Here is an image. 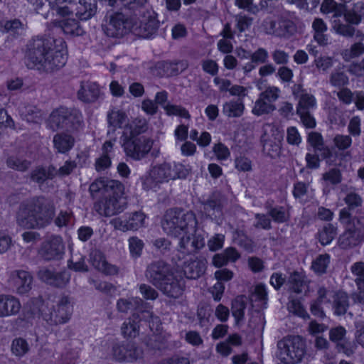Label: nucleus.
<instances>
[{
  "mask_svg": "<svg viewBox=\"0 0 364 364\" xmlns=\"http://www.w3.org/2000/svg\"><path fill=\"white\" fill-rule=\"evenodd\" d=\"M63 39L36 38L31 43L27 53V66L47 73L63 68L67 61Z\"/></svg>",
  "mask_w": 364,
  "mask_h": 364,
  "instance_id": "1",
  "label": "nucleus"
},
{
  "mask_svg": "<svg viewBox=\"0 0 364 364\" xmlns=\"http://www.w3.org/2000/svg\"><path fill=\"white\" fill-rule=\"evenodd\" d=\"M198 224L196 215L192 211H188L181 217L176 215L170 220H166V225L169 228L168 234L180 238L179 246L181 250L179 252L191 253L204 247V237L200 233H197Z\"/></svg>",
  "mask_w": 364,
  "mask_h": 364,
  "instance_id": "2",
  "label": "nucleus"
},
{
  "mask_svg": "<svg viewBox=\"0 0 364 364\" xmlns=\"http://www.w3.org/2000/svg\"><path fill=\"white\" fill-rule=\"evenodd\" d=\"M54 215L55 207L50 200L35 197L20 205L16 222L26 229H41L50 224Z\"/></svg>",
  "mask_w": 364,
  "mask_h": 364,
  "instance_id": "3",
  "label": "nucleus"
},
{
  "mask_svg": "<svg viewBox=\"0 0 364 364\" xmlns=\"http://www.w3.org/2000/svg\"><path fill=\"white\" fill-rule=\"evenodd\" d=\"M147 274L151 284L168 297L178 299L183 295L186 287L183 277L165 262H152L147 267Z\"/></svg>",
  "mask_w": 364,
  "mask_h": 364,
  "instance_id": "4",
  "label": "nucleus"
},
{
  "mask_svg": "<svg viewBox=\"0 0 364 364\" xmlns=\"http://www.w3.org/2000/svg\"><path fill=\"white\" fill-rule=\"evenodd\" d=\"M52 10L61 16L75 14L81 20L90 18L96 12L95 0H80L78 3L73 0H48Z\"/></svg>",
  "mask_w": 364,
  "mask_h": 364,
  "instance_id": "5",
  "label": "nucleus"
},
{
  "mask_svg": "<svg viewBox=\"0 0 364 364\" xmlns=\"http://www.w3.org/2000/svg\"><path fill=\"white\" fill-rule=\"evenodd\" d=\"M262 26L266 34L284 39L290 38L297 31L295 21L287 15L268 16L263 20Z\"/></svg>",
  "mask_w": 364,
  "mask_h": 364,
  "instance_id": "6",
  "label": "nucleus"
},
{
  "mask_svg": "<svg viewBox=\"0 0 364 364\" xmlns=\"http://www.w3.org/2000/svg\"><path fill=\"white\" fill-rule=\"evenodd\" d=\"M43 319L49 325H60L67 323L72 315L73 306L68 296L58 298L54 304L41 309Z\"/></svg>",
  "mask_w": 364,
  "mask_h": 364,
  "instance_id": "7",
  "label": "nucleus"
},
{
  "mask_svg": "<svg viewBox=\"0 0 364 364\" xmlns=\"http://www.w3.org/2000/svg\"><path fill=\"white\" fill-rule=\"evenodd\" d=\"M172 260L188 279L200 278L206 269L205 261L191 253L178 252Z\"/></svg>",
  "mask_w": 364,
  "mask_h": 364,
  "instance_id": "8",
  "label": "nucleus"
},
{
  "mask_svg": "<svg viewBox=\"0 0 364 364\" xmlns=\"http://www.w3.org/2000/svg\"><path fill=\"white\" fill-rule=\"evenodd\" d=\"M364 242V223L357 219L351 226L346 227L338 239V245L342 250H349Z\"/></svg>",
  "mask_w": 364,
  "mask_h": 364,
  "instance_id": "9",
  "label": "nucleus"
},
{
  "mask_svg": "<svg viewBox=\"0 0 364 364\" xmlns=\"http://www.w3.org/2000/svg\"><path fill=\"white\" fill-rule=\"evenodd\" d=\"M123 190L119 193H110L109 196L99 200L94 205L95 210L102 216L111 217L123 211L124 198Z\"/></svg>",
  "mask_w": 364,
  "mask_h": 364,
  "instance_id": "10",
  "label": "nucleus"
},
{
  "mask_svg": "<svg viewBox=\"0 0 364 364\" xmlns=\"http://www.w3.org/2000/svg\"><path fill=\"white\" fill-rule=\"evenodd\" d=\"M171 169L172 165L168 162L153 166L150 169L149 176L143 181L144 189L156 191L161 183L171 181Z\"/></svg>",
  "mask_w": 364,
  "mask_h": 364,
  "instance_id": "11",
  "label": "nucleus"
},
{
  "mask_svg": "<svg viewBox=\"0 0 364 364\" xmlns=\"http://www.w3.org/2000/svg\"><path fill=\"white\" fill-rule=\"evenodd\" d=\"M132 26L131 19L121 13H116L110 16L105 28V33L110 37H122L130 32Z\"/></svg>",
  "mask_w": 364,
  "mask_h": 364,
  "instance_id": "12",
  "label": "nucleus"
},
{
  "mask_svg": "<svg viewBox=\"0 0 364 364\" xmlns=\"http://www.w3.org/2000/svg\"><path fill=\"white\" fill-rule=\"evenodd\" d=\"M63 239L58 235H51L42 243L38 250L39 255L45 260L60 259L64 253Z\"/></svg>",
  "mask_w": 364,
  "mask_h": 364,
  "instance_id": "13",
  "label": "nucleus"
},
{
  "mask_svg": "<svg viewBox=\"0 0 364 364\" xmlns=\"http://www.w3.org/2000/svg\"><path fill=\"white\" fill-rule=\"evenodd\" d=\"M123 190L122 184L118 181L109 180L107 178H100L92 182L89 188L91 196L93 198L99 197H107L110 193H119Z\"/></svg>",
  "mask_w": 364,
  "mask_h": 364,
  "instance_id": "14",
  "label": "nucleus"
},
{
  "mask_svg": "<svg viewBox=\"0 0 364 364\" xmlns=\"http://www.w3.org/2000/svg\"><path fill=\"white\" fill-rule=\"evenodd\" d=\"M136 124L132 122L127 124L123 131L122 146L128 156L136 158Z\"/></svg>",
  "mask_w": 364,
  "mask_h": 364,
  "instance_id": "15",
  "label": "nucleus"
},
{
  "mask_svg": "<svg viewBox=\"0 0 364 364\" xmlns=\"http://www.w3.org/2000/svg\"><path fill=\"white\" fill-rule=\"evenodd\" d=\"M288 358H283L282 362L286 364H296L301 361L305 354V345L300 336L294 338L290 346L285 350Z\"/></svg>",
  "mask_w": 364,
  "mask_h": 364,
  "instance_id": "16",
  "label": "nucleus"
},
{
  "mask_svg": "<svg viewBox=\"0 0 364 364\" xmlns=\"http://www.w3.org/2000/svg\"><path fill=\"white\" fill-rule=\"evenodd\" d=\"M9 281L16 287L17 292L23 294L31 290L33 278L26 271L14 270L11 272Z\"/></svg>",
  "mask_w": 364,
  "mask_h": 364,
  "instance_id": "17",
  "label": "nucleus"
},
{
  "mask_svg": "<svg viewBox=\"0 0 364 364\" xmlns=\"http://www.w3.org/2000/svg\"><path fill=\"white\" fill-rule=\"evenodd\" d=\"M21 309L18 299L9 294H0V318L16 316Z\"/></svg>",
  "mask_w": 364,
  "mask_h": 364,
  "instance_id": "18",
  "label": "nucleus"
},
{
  "mask_svg": "<svg viewBox=\"0 0 364 364\" xmlns=\"http://www.w3.org/2000/svg\"><path fill=\"white\" fill-rule=\"evenodd\" d=\"M183 63L181 60H162L156 63L154 67V73L159 77H171L178 75L181 72L186 69L183 67L181 70L178 65Z\"/></svg>",
  "mask_w": 364,
  "mask_h": 364,
  "instance_id": "19",
  "label": "nucleus"
},
{
  "mask_svg": "<svg viewBox=\"0 0 364 364\" xmlns=\"http://www.w3.org/2000/svg\"><path fill=\"white\" fill-rule=\"evenodd\" d=\"M90 262L92 266L107 275H114L118 273V268L109 264L103 253L98 250H93L90 254Z\"/></svg>",
  "mask_w": 364,
  "mask_h": 364,
  "instance_id": "20",
  "label": "nucleus"
},
{
  "mask_svg": "<svg viewBox=\"0 0 364 364\" xmlns=\"http://www.w3.org/2000/svg\"><path fill=\"white\" fill-rule=\"evenodd\" d=\"M101 94L99 85L96 82L85 81L80 84L77 97L84 102L92 103L100 98Z\"/></svg>",
  "mask_w": 364,
  "mask_h": 364,
  "instance_id": "21",
  "label": "nucleus"
},
{
  "mask_svg": "<svg viewBox=\"0 0 364 364\" xmlns=\"http://www.w3.org/2000/svg\"><path fill=\"white\" fill-rule=\"evenodd\" d=\"M154 140L145 136H138V161L148 158L154 160L159 156V148L153 147Z\"/></svg>",
  "mask_w": 364,
  "mask_h": 364,
  "instance_id": "22",
  "label": "nucleus"
},
{
  "mask_svg": "<svg viewBox=\"0 0 364 364\" xmlns=\"http://www.w3.org/2000/svg\"><path fill=\"white\" fill-rule=\"evenodd\" d=\"M48 125L53 131L69 129L68 108L60 107L52 112L49 117Z\"/></svg>",
  "mask_w": 364,
  "mask_h": 364,
  "instance_id": "23",
  "label": "nucleus"
},
{
  "mask_svg": "<svg viewBox=\"0 0 364 364\" xmlns=\"http://www.w3.org/2000/svg\"><path fill=\"white\" fill-rule=\"evenodd\" d=\"M138 30L141 32V35L138 33V38H149L154 36L159 28V21L156 17L149 15L146 19H139L138 18Z\"/></svg>",
  "mask_w": 364,
  "mask_h": 364,
  "instance_id": "24",
  "label": "nucleus"
},
{
  "mask_svg": "<svg viewBox=\"0 0 364 364\" xmlns=\"http://www.w3.org/2000/svg\"><path fill=\"white\" fill-rule=\"evenodd\" d=\"M245 107L242 99H232L225 102L223 105V113L230 118H237L242 116Z\"/></svg>",
  "mask_w": 364,
  "mask_h": 364,
  "instance_id": "25",
  "label": "nucleus"
},
{
  "mask_svg": "<svg viewBox=\"0 0 364 364\" xmlns=\"http://www.w3.org/2000/svg\"><path fill=\"white\" fill-rule=\"evenodd\" d=\"M349 308V297L344 291H337L333 296V310L336 316H343Z\"/></svg>",
  "mask_w": 364,
  "mask_h": 364,
  "instance_id": "26",
  "label": "nucleus"
},
{
  "mask_svg": "<svg viewBox=\"0 0 364 364\" xmlns=\"http://www.w3.org/2000/svg\"><path fill=\"white\" fill-rule=\"evenodd\" d=\"M53 143L58 153L65 154L73 147L75 139L70 134L60 133L53 136Z\"/></svg>",
  "mask_w": 364,
  "mask_h": 364,
  "instance_id": "27",
  "label": "nucleus"
},
{
  "mask_svg": "<svg viewBox=\"0 0 364 364\" xmlns=\"http://www.w3.org/2000/svg\"><path fill=\"white\" fill-rule=\"evenodd\" d=\"M364 18V3L358 1L353 4L352 8L347 9L345 14V21L351 25H358Z\"/></svg>",
  "mask_w": 364,
  "mask_h": 364,
  "instance_id": "28",
  "label": "nucleus"
},
{
  "mask_svg": "<svg viewBox=\"0 0 364 364\" xmlns=\"http://www.w3.org/2000/svg\"><path fill=\"white\" fill-rule=\"evenodd\" d=\"M337 235V227L332 223H327L319 229L317 240L322 246L330 245Z\"/></svg>",
  "mask_w": 364,
  "mask_h": 364,
  "instance_id": "29",
  "label": "nucleus"
},
{
  "mask_svg": "<svg viewBox=\"0 0 364 364\" xmlns=\"http://www.w3.org/2000/svg\"><path fill=\"white\" fill-rule=\"evenodd\" d=\"M19 112L28 122L40 123L43 118V112L36 107L30 105L20 107Z\"/></svg>",
  "mask_w": 364,
  "mask_h": 364,
  "instance_id": "30",
  "label": "nucleus"
},
{
  "mask_svg": "<svg viewBox=\"0 0 364 364\" xmlns=\"http://www.w3.org/2000/svg\"><path fill=\"white\" fill-rule=\"evenodd\" d=\"M55 176L56 168L53 166H50L46 168H36L31 173V180L39 184L44 183L48 179H53Z\"/></svg>",
  "mask_w": 364,
  "mask_h": 364,
  "instance_id": "31",
  "label": "nucleus"
},
{
  "mask_svg": "<svg viewBox=\"0 0 364 364\" xmlns=\"http://www.w3.org/2000/svg\"><path fill=\"white\" fill-rule=\"evenodd\" d=\"M59 26L63 33L70 36H80L84 33V30L79 22L73 18L64 19L59 22Z\"/></svg>",
  "mask_w": 364,
  "mask_h": 364,
  "instance_id": "32",
  "label": "nucleus"
},
{
  "mask_svg": "<svg viewBox=\"0 0 364 364\" xmlns=\"http://www.w3.org/2000/svg\"><path fill=\"white\" fill-rule=\"evenodd\" d=\"M267 214L277 224L285 223L290 220L289 211L282 205L270 207L268 209Z\"/></svg>",
  "mask_w": 364,
  "mask_h": 364,
  "instance_id": "33",
  "label": "nucleus"
},
{
  "mask_svg": "<svg viewBox=\"0 0 364 364\" xmlns=\"http://www.w3.org/2000/svg\"><path fill=\"white\" fill-rule=\"evenodd\" d=\"M331 263V255L328 253L318 255L311 262V268L317 275L326 273Z\"/></svg>",
  "mask_w": 364,
  "mask_h": 364,
  "instance_id": "34",
  "label": "nucleus"
},
{
  "mask_svg": "<svg viewBox=\"0 0 364 364\" xmlns=\"http://www.w3.org/2000/svg\"><path fill=\"white\" fill-rule=\"evenodd\" d=\"M113 356L118 361H133L136 358L135 348L128 350L124 346L115 345L112 348Z\"/></svg>",
  "mask_w": 364,
  "mask_h": 364,
  "instance_id": "35",
  "label": "nucleus"
},
{
  "mask_svg": "<svg viewBox=\"0 0 364 364\" xmlns=\"http://www.w3.org/2000/svg\"><path fill=\"white\" fill-rule=\"evenodd\" d=\"M30 349L31 346L28 342L21 337L14 338L11 344V353L16 357L24 356L30 351Z\"/></svg>",
  "mask_w": 364,
  "mask_h": 364,
  "instance_id": "36",
  "label": "nucleus"
},
{
  "mask_svg": "<svg viewBox=\"0 0 364 364\" xmlns=\"http://www.w3.org/2000/svg\"><path fill=\"white\" fill-rule=\"evenodd\" d=\"M329 82L333 87L340 89L348 85L349 77L343 70L335 69L330 75Z\"/></svg>",
  "mask_w": 364,
  "mask_h": 364,
  "instance_id": "37",
  "label": "nucleus"
},
{
  "mask_svg": "<svg viewBox=\"0 0 364 364\" xmlns=\"http://www.w3.org/2000/svg\"><path fill=\"white\" fill-rule=\"evenodd\" d=\"M275 109L273 104L269 103L259 95V97L255 102L252 112L256 116H262L272 112Z\"/></svg>",
  "mask_w": 364,
  "mask_h": 364,
  "instance_id": "38",
  "label": "nucleus"
},
{
  "mask_svg": "<svg viewBox=\"0 0 364 364\" xmlns=\"http://www.w3.org/2000/svg\"><path fill=\"white\" fill-rule=\"evenodd\" d=\"M126 119V114L119 109H112L107 113V122L109 126L114 127V130L117 127H121Z\"/></svg>",
  "mask_w": 364,
  "mask_h": 364,
  "instance_id": "39",
  "label": "nucleus"
},
{
  "mask_svg": "<svg viewBox=\"0 0 364 364\" xmlns=\"http://www.w3.org/2000/svg\"><path fill=\"white\" fill-rule=\"evenodd\" d=\"M6 165L15 171L24 172L30 168L31 162L16 156H11L6 159Z\"/></svg>",
  "mask_w": 364,
  "mask_h": 364,
  "instance_id": "40",
  "label": "nucleus"
},
{
  "mask_svg": "<svg viewBox=\"0 0 364 364\" xmlns=\"http://www.w3.org/2000/svg\"><path fill=\"white\" fill-rule=\"evenodd\" d=\"M164 109L168 116H177L185 119L191 117L188 110L181 105L168 103L164 106Z\"/></svg>",
  "mask_w": 364,
  "mask_h": 364,
  "instance_id": "41",
  "label": "nucleus"
},
{
  "mask_svg": "<svg viewBox=\"0 0 364 364\" xmlns=\"http://www.w3.org/2000/svg\"><path fill=\"white\" fill-rule=\"evenodd\" d=\"M122 333L127 340H133L136 336V323L134 315L125 321L122 326Z\"/></svg>",
  "mask_w": 364,
  "mask_h": 364,
  "instance_id": "42",
  "label": "nucleus"
},
{
  "mask_svg": "<svg viewBox=\"0 0 364 364\" xmlns=\"http://www.w3.org/2000/svg\"><path fill=\"white\" fill-rule=\"evenodd\" d=\"M191 168L181 162H173L171 169V179H186L191 173Z\"/></svg>",
  "mask_w": 364,
  "mask_h": 364,
  "instance_id": "43",
  "label": "nucleus"
},
{
  "mask_svg": "<svg viewBox=\"0 0 364 364\" xmlns=\"http://www.w3.org/2000/svg\"><path fill=\"white\" fill-rule=\"evenodd\" d=\"M316 106V97L311 94H302L296 106V112L309 110Z\"/></svg>",
  "mask_w": 364,
  "mask_h": 364,
  "instance_id": "44",
  "label": "nucleus"
},
{
  "mask_svg": "<svg viewBox=\"0 0 364 364\" xmlns=\"http://www.w3.org/2000/svg\"><path fill=\"white\" fill-rule=\"evenodd\" d=\"M288 309L289 312L299 318L304 319L309 318L308 312L306 311L301 301L298 299H294L290 301L288 306Z\"/></svg>",
  "mask_w": 364,
  "mask_h": 364,
  "instance_id": "45",
  "label": "nucleus"
},
{
  "mask_svg": "<svg viewBox=\"0 0 364 364\" xmlns=\"http://www.w3.org/2000/svg\"><path fill=\"white\" fill-rule=\"evenodd\" d=\"M246 303L241 299H235L232 303V315L237 322L243 320L246 309Z\"/></svg>",
  "mask_w": 364,
  "mask_h": 364,
  "instance_id": "46",
  "label": "nucleus"
},
{
  "mask_svg": "<svg viewBox=\"0 0 364 364\" xmlns=\"http://www.w3.org/2000/svg\"><path fill=\"white\" fill-rule=\"evenodd\" d=\"M289 284L293 292L299 294L302 292L305 284L304 277L298 272H294L289 277Z\"/></svg>",
  "mask_w": 364,
  "mask_h": 364,
  "instance_id": "47",
  "label": "nucleus"
},
{
  "mask_svg": "<svg viewBox=\"0 0 364 364\" xmlns=\"http://www.w3.org/2000/svg\"><path fill=\"white\" fill-rule=\"evenodd\" d=\"M69 129H78L83 125L82 114L78 109H68Z\"/></svg>",
  "mask_w": 364,
  "mask_h": 364,
  "instance_id": "48",
  "label": "nucleus"
},
{
  "mask_svg": "<svg viewBox=\"0 0 364 364\" xmlns=\"http://www.w3.org/2000/svg\"><path fill=\"white\" fill-rule=\"evenodd\" d=\"M342 173L338 168H331L323 174V179L331 185H338L342 181Z\"/></svg>",
  "mask_w": 364,
  "mask_h": 364,
  "instance_id": "49",
  "label": "nucleus"
},
{
  "mask_svg": "<svg viewBox=\"0 0 364 364\" xmlns=\"http://www.w3.org/2000/svg\"><path fill=\"white\" fill-rule=\"evenodd\" d=\"M69 267L75 271H88V267L85 262V259L80 254H75L72 255L70 260Z\"/></svg>",
  "mask_w": 364,
  "mask_h": 364,
  "instance_id": "50",
  "label": "nucleus"
},
{
  "mask_svg": "<svg viewBox=\"0 0 364 364\" xmlns=\"http://www.w3.org/2000/svg\"><path fill=\"white\" fill-rule=\"evenodd\" d=\"M206 210H211L218 213L223 211V203L220 198L215 195L210 196L204 203Z\"/></svg>",
  "mask_w": 364,
  "mask_h": 364,
  "instance_id": "51",
  "label": "nucleus"
},
{
  "mask_svg": "<svg viewBox=\"0 0 364 364\" xmlns=\"http://www.w3.org/2000/svg\"><path fill=\"white\" fill-rule=\"evenodd\" d=\"M352 142V138L350 135L336 134L333 138V143L340 151H344L350 148Z\"/></svg>",
  "mask_w": 364,
  "mask_h": 364,
  "instance_id": "52",
  "label": "nucleus"
},
{
  "mask_svg": "<svg viewBox=\"0 0 364 364\" xmlns=\"http://www.w3.org/2000/svg\"><path fill=\"white\" fill-rule=\"evenodd\" d=\"M344 202L349 210H354L362 205V198L355 192H350L344 198Z\"/></svg>",
  "mask_w": 364,
  "mask_h": 364,
  "instance_id": "53",
  "label": "nucleus"
},
{
  "mask_svg": "<svg viewBox=\"0 0 364 364\" xmlns=\"http://www.w3.org/2000/svg\"><path fill=\"white\" fill-rule=\"evenodd\" d=\"M136 301L134 298L119 299L117 302V309L122 313L127 314L129 311L134 309Z\"/></svg>",
  "mask_w": 364,
  "mask_h": 364,
  "instance_id": "54",
  "label": "nucleus"
},
{
  "mask_svg": "<svg viewBox=\"0 0 364 364\" xmlns=\"http://www.w3.org/2000/svg\"><path fill=\"white\" fill-rule=\"evenodd\" d=\"M235 166L239 171L247 172L252 171V162L249 158L245 156H240L235 158Z\"/></svg>",
  "mask_w": 364,
  "mask_h": 364,
  "instance_id": "55",
  "label": "nucleus"
},
{
  "mask_svg": "<svg viewBox=\"0 0 364 364\" xmlns=\"http://www.w3.org/2000/svg\"><path fill=\"white\" fill-rule=\"evenodd\" d=\"M269 58L268 51L264 48L255 50L250 56L252 63L256 64L265 63Z\"/></svg>",
  "mask_w": 364,
  "mask_h": 364,
  "instance_id": "56",
  "label": "nucleus"
},
{
  "mask_svg": "<svg viewBox=\"0 0 364 364\" xmlns=\"http://www.w3.org/2000/svg\"><path fill=\"white\" fill-rule=\"evenodd\" d=\"M305 128L314 129L316 126V122L314 117L309 110L296 112Z\"/></svg>",
  "mask_w": 364,
  "mask_h": 364,
  "instance_id": "57",
  "label": "nucleus"
},
{
  "mask_svg": "<svg viewBox=\"0 0 364 364\" xmlns=\"http://www.w3.org/2000/svg\"><path fill=\"white\" fill-rule=\"evenodd\" d=\"M70 279V274L68 272H55L51 285L58 287H65L69 282Z\"/></svg>",
  "mask_w": 364,
  "mask_h": 364,
  "instance_id": "58",
  "label": "nucleus"
},
{
  "mask_svg": "<svg viewBox=\"0 0 364 364\" xmlns=\"http://www.w3.org/2000/svg\"><path fill=\"white\" fill-rule=\"evenodd\" d=\"M346 334V330L344 327L339 326L333 328L329 331V339L335 343H341Z\"/></svg>",
  "mask_w": 364,
  "mask_h": 364,
  "instance_id": "59",
  "label": "nucleus"
},
{
  "mask_svg": "<svg viewBox=\"0 0 364 364\" xmlns=\"http://www.w3.org/2000/svg\"><path fill=\"white\" fill-rule=\"evenodd\" d=\"M279 89L277 87H269L259 94V96L269 103L273 104L279 97Z\"/></svg>",
  "mask_w": 364,
  "mask_h": 364,
  "instance_id": "60",
  "label": "nucleus"
},
{
  "mask_svg": "<svg viewBox=\"0 0 364 364\" xmlns=\"http://www.w3.org/2000/svg\"><path fill=\"white\" fill-rule=\"evenodd\" d=\"M361 122L358 116L353 117L348 126V131L350 135L353 136H359L361 133Z\"/></svg>",
  "mask_w": 364,
  "mask_h": 364,
  "instance_id": "61",
  "label": "nucleus"
},
{
  "mask_svg": "<svg viewBox=\"0 0 364 364\" xmlns=\"http://www.w3.org/2000/svg\"><path fill=\"white\" fill-rule=\"evenodd\" d=\"M234 277V273L232 270L227 268H222L216 270L214 273V277L218 282H223L225 284L230 281Z\"/></svg>",
  "mask_w": 364,
  "mask_h": 364,
  "instance_id": "62",
  "label": "nucleus"
},
{
  "mask_svg": "<svg viewBox=\"0 0 364 364\" xmlns=\"http://www.w3.org/2000/svg\"><path fill=\"white\" fill-rule=\"evenodd\" d=\"M185 341L193 346H200L203 343V340L200 333L196 331H188L186 333Z\"/></svg>",
  "mask_w": 364,
  "mask_h": 364,
  "instance_id": "63",
  "label": "nucleus"
},
{
  "mask_svg": "<svg viewBox=\"0 0 364 364\" xmlns=\"http://www.w3.org/2000/svg\"><path fill=\"white\" fill-rule=\"evenodd\" d=\"M225 236L222 234H215L208 242V246L210 251L215 252L220 250L224 245Z\"/></svg>",
  "mask_w": 364,
  "mask_h": 364,
  "instance_id": "64",
  "label": "nucleus"
}]
</instances>
